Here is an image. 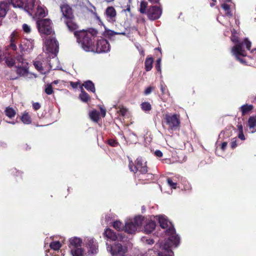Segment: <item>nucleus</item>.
Instances as JSON below:
<instances>
[{
    "label": "nucleus",
    "instance_id": "72a5a7b5",
    "mask_svg": "<svg viewBox=\"0 0 256 256\" xmlns=\"http://www.w3.org/2000/svg\"><path fill=\"white\" fill-rule=\"evenodd\" d=\"M106 34L108 38H111L114 35H126L125 32H115L110 30H106Z\"/></svg>",
    "mask_w": 256,
    "mask_h": 256
},
{
    "label": "nucleus",
    "instance_id": "e2e57ef3",
    "mask_svg": "<svg viewBox=\"0 0 256 256\" xmlns=\"http://www.w3.org/2000/svg\"><path fill=\"white\" fill-rule=\"evenodd\" d=\"M238 137L242 140H245V136L243 132H238Z\"/></svg>",
    "mask_w": 256,
    "mask_h": 256
},
{
    "label": "nucleus",
    "instance_id": "58836bf2",
    "mask_svg": "<svg viewBox=\"0 0 256 256\" xmlns=\"http://www.w3.org/2000/svg\"><path fill=\"white\" fill-rule=\"evenodd\" d=\"M141 108L144 112H150L152 110V106L148 102H143L141 104Z\"/></svg>",
    "mask_w": 256,
    "mask_h": 256
},
{
    "label": "nucleus",
    "instance_id": "c03bdc74",
    "mask_svg": "<svg viewBox=\"0 0 256 256\" xmlns=\"http://www.w3.org/2000/svg\"><path fill=\"white\" fill-rule=\"evenodd\" d=\"M10 173L14 176L22 177L23 174L22 172L16 170V168H13L10 170Z\"/></svg>",
    "mask_w": 256,
    "mask_h": 256
},
{
    "label": "nucleus",
    "instance_id": "13d9d810",
    "mask_svg": "<svg viewBox=\"0 0 256 256\" xmlns=\"http://www.w3.org/2000/svg\"><path fill=\"white\" fill-rule=\"evenodd\" d=\"M160 90L162 92V94H164L166 93V86L164 84L161 83L160 84Z\"/></svg>",
    "mask_w": 256,
    "mask_h": 256
},
{
    "label": "nucleus",
    "instance_id": "a18cd8bd",
    "mask_svg": "<svg viewBox=\"0 0 256 256\" xmlns=\"http://www.w3.org/2000/svg\"><path fill=\"white\" fill-rule=\"evenodd\" d=\"M242 42H243V46H246V47L248 50H250L252 44L251 42L248 40V38H244V41Z\"/></svg>",
    "mask_w": 256,
    "mask_h": 256
},
{
    "label": "nucleus",
    "instance_id": "a211bd4d",
    "mask_svg": "<svg viewBox=\"0 0 256 256\" xmlns=\"http://www.w3.org/2000/svg\"><path fill=\"white\" fill-rule=\"evenodd\" d=\"M36 0H26L25 4H24V10L29 14L32 16L34 13Z\"/></svg>",
    "mask_w": 256,
    "mask_h": 256
},
{
    "label": "nucleus",
    "instance_id": "f8f14e48",
    "mask_svg": "<svg viewBox=\"0 0 256 256\" xmlns=\"http://www.w3.org/2000/svg\"><path fill=\"white\" fill-rule=\"evenodd\" d=\"M60 10L62 14V20H66L74 17L72 8L68 4H64L60 6Z\"/></svg>",
    "mask_w": 256,
    "mask_h": 256
},
{
    "label": "nucleus",
    "instance_id": "20e7f679",
    "mask_svg": "<svg viewBox=\"0 0 256 256\" xmlns=\"http://www.w3.org/2000/svg\"><path fill=\"white\" fill-rule=\"evenodd\" d=\"M36 26L41 35H54V31L52 28V22L49 18H41L36 22Z\"/></svg>",
    "mask_w": 256,
    "mask_h": 256
},
{
    "label": "nucleus",
    "instance_id": "bb28decb",
    "mask_svg": "<svg viewBox=\"0 0 256 256\" xmlns=\"http://www.w3.org/2000/svg\"><path fill=\"white\" fill-rule=\"evenodd\" d=\"M70 248L71 250L80 246L82 240L78 238H74L70 239Z\"/></svg>",
    "mask_w": 256,
    "mask_h": 256
},
{
    "label": "nucleus",
    "instance_id": "f257e3e1",
    "mask_svg": "<svg viewBox=\"0 0 256 256\" xmlns=\"http://www.w3.org/2000/svg\"><path fill=\"white\" fill-rule=\"evenodd\" d=\"M158 219L160 225L164 229H166V234L168 236V240L164 242H160L159 246L162 250L168 253V256H173V252L170 248L173 246L176 247L179 244L180 238L176 234V231L172 223L164 216H156ZM159 256L161 254H159Z\"/></svg>",
    "mask_w": 256,
    "mask_h": 256
},
{
    "label": "nucleus",
    "instance_id": "7ed1b4c3",
    "mask_svg": "<svg viewBox=\"0 0 256 256\" xmlns=\"http://www.w3.org/2000/svg\"><path fill=\"white\" fill-rule=\"evenodd\" d=\"M136 176L140 180H148L154 178V175L148 172L146 162H144L142 157H138L136 160Z\"/></svg>",
    "mask_w": 256,
    "mask_h": 256
},
{
    "label": "nucleus",
    "instance_id": "49530a36",
    "mask_svg": "<svg viewBox=\"0 0 256 256\" xmlns=\"http://www.w3.org/2000/svg\"><path fill=\"white\" fill-rule=\"evenodd\" d=\"M108 144L113 147L117 146L118 145V142L114 139H109L108 140Z\"/></svg>",
    "mask_w": 256,
    "mask_h": 256
},
{
    "label": "nucleus",
    "instance_id": "c756f323",
    "mask_svg": "<svg viewBox=\"0 0 256 256\" xmlns=\"http://www.w3.org/2000/svg\"><path fill=\"white\" fill-rule=\"evenodd\" d=\"M90 118L94 122H98L100 120V112L94 110L89 112Z\"/></svg>",
    "mask_w": 256,
    "mask_h": 256
},
{
    "label": "nucleus",
    "instance_id": "7c9ffc66",
    "mask_svg": "<svg viewBox=\"0 0 256 256\" xmlns=\"http://www.w3.org/2000/svg\"><path fill=\"white\" fill-rule=\"evenodd\" d=\"M6 116L10 118H14L16 115V111L12 107H6L4 111Z\"/></svg>",
    "mask_w": 256,
    "mask_h": 256
},
{
    "label": "nucleus",
    "instance_id": "c9c22d12",
    "mask_svg": "<svg viewBox=\"0 0 256 256\" xmlns=\"http://www.w3.org/2000/svg\"><path fill=\"white\" fill-rule=\"evenodd\" d=\"M147 7L148 2L145 0H142L140 4V8L139 10L140 12L142 14H146L147 11L146 10Z\"/></svg>",
    "mask_w": 256,
    "mask_h": 256
},
{
    "label": "nucleus",
    "instance_id": "4be33fe9",
    "mask_svg": "<svg viewBox=\"0 0 256 256\" xmlns=\"http://www.w3.org/2000/svg\"><path fill=\"white\" fill-rule=\"evenodd\" d=\"M9 10L8 4L4 2H0V18L5 17Z\"/></svg>",
    "mask_w": 256,
    "mask_h": 256
},
{
    "label": "nucleus",
    "instance_id": "412c9836",
    "mask_svg": "<svg viewBox=\"0 0 256 256\" xmlns=\"http://www.w3.org/2000/svg\"><path fill=\"white\" fill-rule=\"evenodd\" d=\"M18 42V37L16 35V33L13 32L10 36V44L9 46L13 50H16L17 49V46L16 44Z\"/></svg>",
    "mask_w": 256,
    "mask_h": 256
},
{
    "label": "nucleus",
    "instance_id": "6ab92c4d",
    "mask_svg": "<svg viewBox=\"0 0 256 256\" xmlns=\"http://www.w3.org/2000/svg\"><path fill=\"white\" fill-rule=\"evenodd\" d=\"M104 235L108 239H110L112 241H115L116 240H121L122 239L121 236L116 235V233L110 228H106V230L104 232Z\"/></svg>",
    "mask_w": 256,
    "mask_h": 256
},
{
    "label": "nucleus",
    "instance_id": "5fc2aeb1",
    "mask_svg": "<svg viewBox=\"0 0 256 256\" xmlns=\"http://www.w3.org/2000/svg\"><path fill=\"white\" fill-rule=\"evenodd\" d=\"M70 86L73 88H78V86H80V82H70Z\"/></svg>",
    "mask_w": 256,
    "mask_h": 256
},
{
    "label": "nucleus",
    "instance_id": "603ef678",
    "mask_svg": "<svg viewBox=\"0 0 256 256\" xmlns=\"http://www.w3.org/2000/svg\"><path fill=\"white\" fill-rule=\"evenodd\" d=\"M34 65L35 68L38 71H41L42 70V63H40V62H35L34 63Z\"/></svg>",
    "mask_w": 256,
    "mask_h": 256
},
{
    "label": "nucleus",
    "instance_id": "0eeeda50",
    "mask_svg": "<svg viewBox=\"0 0 256 256\" xmlns=\"http://www.w3.org/2000/svg\"><path fill=\"white\" fill-rule=\"evenodd\" d=\"M164 120L169 129L172 130H177L180 126V116L178 114H166Z\"/></svg>",
    "mask_w": 256,
    "mask_h": 256
},
{
    "label": "nucleus",
    "instance_id": "1a4fd4ad",
    "mask_svg": "<svg viewBox=\"0 0 256 256\" xmlns=\"http://www.w3.org/2000/svg\"><path fill=\"white\" fill-rule=\"evenodd\" d=\"M110 45L108 41L104 38H100L96 40L94 44L91 52L97 53H104L109 52Z\"/></svg>",
    "mask_w": 256,
    "mask_h": 256
},
{
    "label": "nucleus",
    "instance_id": "39448f33",
    "mask_svg": "<svg viewBox=\"0 0 256 256\" xmlns=\"http://www.w3.org/2000/svg\"><path fill=\"white\" fill-rule=\"evenodd\" d=\"M144 220V217L138 216L133 219L128 220L126 222L124 226V230L129 234H133L136 232L137 229L142 224Z\"/></svg>",
    "mask_w": 256,
    "mask_h": 256
},
{
    "label": "nucleus",
    "instance_id": "69168bd1",
    "mask_svg": "<svg viewBox=\"0 0 256 256\" xmlns=\"http://www.w3.org/2000/svg\"><path fill=\"white\" fill-rule=\"evenodd\" d=\"M6 64L8 66L12 67L14 65V62L13 60H7Z\"/></svg>",
    "mask_w": 256,
    "mask_h": 256
},
{
    "label": "nucleus",
    "instance_id": "bf43d9fd",
    "mask_svg": "<svg viewBox=\"0 0 256 256\" xmlns=\"http://www.w3.org/2000/svg\"><path fill=\"white\" fill-rule=\"evenodd\" d=\"M154 154L158 158H162L163 156L162 152L160 150H156L154 152Z\"/></svg>",
    "mask_w": 256,
    "mask_h": 256
},
{
    "label": "nucleus",
    "instance_id": "79ce46f5",
    "mask_svg": "<svg viewBox=\"0 0 256 256\" xmlns=\"http://www.w3.org/2000/svg\"><path fill=\"white\" fill-rule=\"evenodd\" d=\"M44 92L48 95H50L54 93L53 88L52 84H48L46 86Z\"/></svg>",
    "mask_w": 256,
    "mask_h": 256
},
{
    "label": "nucleus",
    "instance_id": "6e6d98bb",
    "mask_svg": "<svg viewBox=\"0 0 256 256\" xmlns=\"http://www.w3.org/2000/svg\"><path fill=\"white\" fill-rule=\"evenodd\" d=\"M237 146L236 140V138H234L232 139V142H230V147L232 148H234Z\"/></svg>",
    "mask_w": 256,
    "mask_h": 256
},
{
    "label": "nucleus",
    "instance_id": "338daca9",
    "mask_svg": "<svg viewBox=\"0 0 256 256\" xmlns=\"http://www.w3.org/2000/svg\"><path fill=\"white\" fill-rule=\"evenodd\" d=\"M212 2L210 3V6L212 7L216 5V0H212Z\"/></svg>",
    "mask_w": 256,
    "mask_h": 256
},
{
    "label": "nucleus",
    "instance_id": "4468645a",
    "mask_svg": "<svg viewBox=\"0 0 256 256\" xmlns=\"http://www.w3.org/2000/svg\"><path fill=\"white\" fill-rule=\"evenodd\" d=\"M68 30L70 32L78 31V25L76 21L75 17L63 20Z\"/></svg>",
    "mask_w": 256,
    "mask_h": 256
},
{
    "label": "nucleus",
    "instance_id": "4d7b16f0",
    "mask_svg": "<svg viewBox=\"0 0 256 256\" xmlns=\"http://www.w3.org/2000/svg\"><path fill=\"white\" fill-rule=\"evenodd\" d=\"M22 43H24V42L20 44V46H19L20 48V51L22 52L27 51L28 49V47L26 48V46H25V44H22Z\"/></svg>",
    "mask_w": 256,
    "mask_h": 256
},
{
    "label": "nucleus",
    "instance_id": "f704fd0d",
    "mask_svg": "<svg viewBox=\"0 0 256 256\" xmlns=\"http://www.w3.org/2000/svg\"><path fill=\"white\" fill-rule=\"evenodd\" d=\"M71 254L72 256H83L84 250L82 248L78 247L71 250Z\"/></svg>",
    "mask_w": 256,
    "mask_h": 256
},
{
    "label": "nucleus",
    "instance_id": "8fccbe9b",
    "mask_svg": "<svg viewBox=\"0 0 256 256\" xmlns=\"http://www.w3.org/2000/svg\"><path fill=\"white\" fill-rule=\"evenodd\" d=\"M22 29L24 32L26 34L30 33L31 31V28L30 26L26 24H24L22 25Z\"/></svg>",
    "mask_w": 256,
    "mask_h": 256
},
{
    "label": "nucleus",
    "instance_id": "ddd939ff",
    "mask_svg": "<svg viewBox=\"0 0 256 256\" xmlns=\"http://www.w3.org/2000/svg\"><path fill=\"white\" fill-rule=\"evenodd\" d=\"M86 243L88 245V255H93L96 254L98 252V246L97 242H96L92 238L87 239L86 241Z\"/></svg>",
    "mask_w": 256,
    "mask_h": 256
},
{
    "label": "nucleus",
    "instance_id": "393cba45",
    "mask_svg": "<svg viewBox=\"0 0 256 256\" xmlns=\"http://www.w3.org/2000/svg\"><path fill=\"white\" fill-rule=\"evenodd\" d=\"M80 86L84 87V88L88 91L92 92H95L96 88L94 84L92 81L88 80L84 82V84Z\"/></svg>",
    "mask_w": 256,
    "mask_h": 256
},
{
    "label": "nucleus",
    "instance_id": "cd10ccee",
    "mask_svg": "<svg viewBox=\"0 0 256 256\" xmlns=\"http://www.w3.org/2000/svg\"><path fill=\"white\" fill-rule=\"evenodd\" d=\"M20 120L24 124H30L32 122L30 116L28 112L26 111L22 114Z\"/></svg>",
    "mask_w": 256,
    "mask_h": 256
},
{
    "label": "nucleus",
    "instance_id": "3c124183",
    "mask_svg": "<svg viewBox=\"0 0 256 256\" xmlns=\"http://www.w3.org/2000/svg\"><path fill=\"white\" fill-rule=\"evenodd\" d=\"M154 90V88L153 86H150L145 90L144 93L145 95H148L150 94L152 90Z\"/></svg>",
    "mask_w": 256,
    "mask_h": 256
},
{
    "label": "nucleus",
    "instance_id": "dca6fc26",
    "mask_svg": "<svg viewBox=\"0 0 256 256\" xmlns=\"http://www.w3.org/2000/svg\"><path fill=\"white\" fill-rule=\"evenodd\" d=\"M104 14L106 16L107 20L109 22H116V12L113 6H108L106 8Z\"/></svg>",
    "mask_w": 256,
    "mask_h": 256
},
{
    "label": "nucleus",
    "instance_id": "864d4df0",
    "mask_svg": "<svg viewBox=\"0 0 256 256\" xmlns=\"http://www.w3.org/2000/svg\"><path fill=\"white\" fill-rule=\"evenodd\" d=\"M40 107H41V105L38 102H34L32 104V108L34 110H39L40 108Z\"/></svg>",
    "mask_w": 256,
    "mask_h": 256
},
{
    "label": "nucleus",
    "instance_id": "680f3d73",
    "mask_svg": "<svg viewBox=\"0 0 256 256\" xmlns=\"http://www.w3.org/2000/svg\"><path fill=\"white\" fill-rule=\"evenodd\" d=\"M237 127L238 132H243V126L241 123L238 122Z\"/></svg>",
    "mask_w": 256,
    "mask_h": 256
},
{
    "label": "nucleus",
    "instance_id": "423d86ee",
    "mask_svg": "<svg viewBox=\"0 0 256 256\" xmlns=\"http://www.w3.org/2000/svg\"><path fill=\"white\" fill-rule=\"evenodd\" d=\"M231 40L236 44L232 49V52L240 62H243V60L238 57L239 56H246V52L243 48V42H239L238 37L234 34H232Z\"/></svg>",
    "mask_w": 256,
    "mask_h": 256
},
{
    "label": "nucleus",
    "instance_id": "5701e85b",
    "mask_svg": "<svg viewBox=\"0 0 256 256\" xmlns=\"http://www.w3.org/2000/svg\"><path fill=\"white\" fill-rule=\"evenodd\" d=\"M80 93L79 94V98L84 102H88L90 101V95L84 90V88L80 86Z\"/></svg>",
    "mask_w": 256,
    "mask_h": 256
},
{
    "label": "nucleus",
    "instance_id": "6e6552de",
    "mask_svg": "<svg viewBox=\"0 0 256 256\" xmlns=\"http://www.w3.org/2000/svg\"><path fill=\"white\" fill-rule=\"evenodd\" d=\"M106 250L112 256H124L127 248L121 244L115 242L112 246L106 243Z\"/></svg>",
    "mask_w": 256,
    "mask_h": 256
},
{
    "label": "nucleus",
    "instance_id": "2eb2a0df",
    "mask_svg": "<svg viewBox=\"0 0 256 256\" xmlns=\"http://www.w3.org/2000/svg\"><path fill=\"white\" fill-rule=\"evenodd\" d=\"M16 72L17 76H11L10 80H14L18 78L20 76H23L28 73V69L26 68V64H18L16 66Z\"/></svg>",
    "mask_w": 256,
    "mask_h": 256
},
{
    "label": "nucleus",
    "instance_id": "774afa93",
    "mask_svg": "<svg viewBox=\"0 0 256 256\" xmlns=\"http://www.w3.org/2000/svg\"><path fill=\"white\" fill-rule=\"evenodd\" d=\"M148 1L152 4H157L159 2L160 0H148Z\"/></svg>",
    "mask_w": 256,
    "mask_h": 256
},
{
    "label": "nucleus",
    "instance_id": "052dcab7",
    "mask_svg": "<svg viewBox=\"0 0 256 256\" xmlns=\"http://www.w3.org/2000/svg\"><path fill=\"white\" fill-rule=\"evenodd\" d=\"M102 116L104 118L106 115V110L102 106L100 108Z\"/></svg>",
    "mask_w": 256,
    "mask_h": 256
},
{
    "label": "nucleus",
    "instance_id": "0e129e2a",
    "mask_svg": "<svg viewBox=\"0 0 256 256\" xmlns=\"http://www.w3.org/2000/svg\"><path fill=\"white\" fill-rule=\"evenodd\" d=\"M227 144H228V143L226 142H222V144H221V147H220L221 149L222 150H224L227 146Z\"/></svg>",
    "mask_w": 256,
    "mask_h": 256
},
{
    "label": "nucleus",
    "instance_id": "e433bc0d",
    "mask_svg": "<svg viewBox=\"0 0 256 256\" xmlns=\"http://www.w3.org/2000/svg\"><path fill=\"white\" fill-rule=\"evenodd\" d=\"M11 4L14 8H22L24 4L22 0H10Z\"/></svg>",
    "mask_w": 256,
    "mask_h": 256
},
{
    "label": "nucleus",
    "instance_id": "473e14b6",
    "mask_svg": "<svg viewBox=\"0 0 256 256\" xmlns=\"http://www.w3.org/2000/svg\"><path fill=\"white\" fill-rule=\"evenodd\" d=\"M221 7L226 12L225 15L226 16L228 17H232V13L229 4L224 3L221 4Z\"/></svg>",
    "mask_w": 256,
    "mask_h": 256
},
{
    "label": "nucleus",
    "instance_id": "de8ad7c7",
    "mask_svg": "<svg viewBox=\"0 0 256 256\" xmlns=\"http://www.w3.org/2000/svg\"><path fill=\"white\" fill-rule=\"evenodd\" d=\"M162 59L160 58H158L156 61V63L155 64V68L156 70L158 72H161V68H160V62H161Z\"/></svg>",
    "mask_w": 256,
    "mask_h": 256
},
{
    "label": "nucleus",
    "instance_id": "b1692460",
    "mask_svg": "<svg viewBox=\"0 0 256 256\" xmlns=\"http://www.w3.org/2000/svg\"><path fill=\"white\" fill-rule=\"evenodd\" d=\"M248 126L252 132L256 131V116H251L248 118Z\"/></svg>",
    "mask_w": 256,
    "mask_h": 256
},
{
    "label": "nucleus",
    "instance_id": "09e8293b",
    "mask_svg": "<svg viewBox=\"0 0 256 256\" xmlns=\"http://www.w3.org/2000/svg\"><path fill=\"white\" fill-rule=\"evenodd\" d=\"M16 60L19 62L18 64H27V62H26L22 55L18 56L16 58Z\"/></svg>",
    "mask_w": 256,
    "mask_h": 256
},
{
    "label": "nucleus",
    "instance_id": "f03ea898",
    "mask_svg": "<svg viewBox=\"0 0 256 256\" xmlns=\"http://www.w3.org/2000/svg\"><path fill=\"white\" fill-rule=\"evenodd\" d=\"M98 34L96 30L90 28L88 30L75 31L74 36L76 38V42L85 51L91 52Z\"/></svg>",
    "mask_w": 256,
    "mask_h": 256
},
{
    "label": "nucleus",
    "instance_id": "aec40b11",
    "mask_svg": "<svg viewBox=\"0 0 256 256\" xmlns=\"http://www.w3.org/2000/svg\"><path fill=\"white\" fill-rule=\"evenodd\" d=\"M159 244H160V243L157 244L156 245V246L160 247V252L158 254V256H159V254H161V256H166L168 254L167 252L164 250H162V248H160V246H159ZM157 256V254L154 250H149L146 253L144 254L142 256Z\"/></svg>",
    "mask_w": 256,
    "mask_h": 256
},
{
    "label": "nucleus",
    "instance_id": "37998d69",
    "mask_svg": "<svg viewBox=\"0 0 256 256\" xmlns=\"http://www.w3.org/2000/svg\"><path fill=\"white\" fill-rule=\"evenodd\" d=\"M167 182L168 184L172 188L176 189L177 187V182H174L172 178H167Z\"/></svg>",
    "mask_w": 256,
    "mask_h": 256
},
{
    "label": "nucleus",
    "instance_id": "a878e982",
    "mask_svg": "<svg viewBox=\"0 0 256 256\" xmlns=\"http://www.w3.org/2000/svg\"><path fill=\"white\" fill-rule=\"evenodd\" d=\"M34 14L38 18V20L44 18L46 15L44 8L40 6H37L36 10V11H34Z\"/></svg>",
    "mask_w": 256,
    "mask_h": 256
},
{
    "label": "nucleus",
    "instance_id": "2f4dec72",
    "mask_svg": "<svg viewBox=\"0 0 256 256\" xmlns=\"http://www.w3.org/2000/svg\"><path fill=\"white\" fill-rule=\"evenodd\" d=\"M154 62V60L152 57L148 56L145 60L144 62V66L146 71L148 72L152 70V64Z\"/></svg>",
    "mask_w": 256,
    "mask_h": 256
},
{
    "label": "nucleus",
    "instance_id": "4c0bfd02",
    "mask_svg": "<svg viewBox=\"0 0 256 256\" xmlns=\"http://www.w3.org/2000/svg\"><path fill=\"white\" fill-rule=\"evenodd\" d=\"M50 248L54 250H58L62 246V244L58 241H54L50 244Z\"/></svg>",
    "mask_w": 256,
    "mask_h": 256
},
{
    "label": "nucleus",
    "instance_id": "c85d7f7f",
    "mask_svg": "<svg viewBox=\"0 0 256 256\" xmlns=\"http://www.w3.org/2000/svg\"><path fill=\"white\" fill-rule=\"evenodd\" d=\"M253 108L254 106L252 105L245 104L241 106L240 109L242 112V115L244 116L250 112Z\"/></svg>",
    "mask_w": 256,
    "mask_h": 256
},
{
    "label": "nucleus",
    "instance_id": "9d476101",
    "mask_svg": "<svg viewBox=\"0 0 256 256\" xmlns=\"http://www.w3.org/2000/svg\"><path fill=\"white\" fill-rule=\"evenodd\" d=\"M48 37L45 41V44L46 50L50 53L54 54L55 55L58 52L59 44L58 41L56 40L55 36Z\"/></svg>",
    "mask_w": 256,
    "mask_h": 256
},
{
    "label": "nucleus",
    "instance_id": "ea45409f",
    "mask_svg": "<svg viewBox=\"0 0 256 256\" xmlns=\"http://www.w3.org/2000/svg\"><path fill=\"white\" fill-rule=\"evenodd\" d=\"M114 228L118 231H120L124 228V224L119 220H116L113 222Z\"/></svg>",
    "mask_w": 256,
    "mask_h": 256
},
{
    "label": "nucleus",
    "instance_id": "a19ab883",
    "mask_svg": "<svg viewBox=\"0 0 256 256\" xmlns=\"http://www.w3.org/2000/svg\"><path fill=\"white\" fill-rule=\"evenodd\" d=\"M128 168L130 172H133L134 174H136V161L134 163L132 162V160H129L128 162Z\"/></svg>",
    "mask_w": 256,
    "mask_h": 256
},
{
    "label": "nucleus",
    "instance_id": "f3484780",
    "mask_svg": "<svg viewBox=\"0 0 256 256\" xmlns=\"http://www.w3.org/2000/svg\"><path fill=\"white\" fill-rule=\"evenodd\" d=\"M144 222L146 223L144 226V231L146 234L151 233L155 229L156 223L154 220L144 217V220L142 223Z\"/></svg>",
    "mask_w": 256,
    "mask_h": 256
},
{
    "label": "nucleus",
    "instance_id": "9b49d317",
    "mask_svg": "<svg viewBox=\"0 0 256 256\" xmlns=\"http://www.w3.org/2000/svg\"><path fill=\"white\" fill-rule=\"evenodd\" d=\"M162 14V8L156 6H150L147 10L146 15L150 20H156L160 18Z\"/></svg>",
    "mask_w": 256,
    "mask_h": 256
}]
</instances>
